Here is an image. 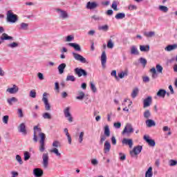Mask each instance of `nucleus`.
<instances>
[{
    "mask_svg": "<svg viewBox=\"0 0 177 177\" xmlns=\"http://www.w3.org/2000/svg\"><path fill=\"white\" fill-rule=\"evenodd\" d=\"M128 73L129 72L127 70L120 72V73H118L119 78L122 79L124 78V77H127Z\"/></svg>",
    "mask_w": 177,
    "mask_h": 177,
    "instance_id": "nucleus-39",
    "label": "nucleus"
},
{
    "mask_svg": "<svg viewBox=\"0 0 177 177\" xmlns=\"http://www.w3.org/2000/svg\"><path fill=\"white\" fill-rule=\"evenodd\" d=\"M140 50L141 52H149L150 50V46L149 45H141L140 46Z\"/></svg>",
    "mask_w": 177,
    "mask_h": 177,
    "instance_id": "nucleus-28",
    "label": "nucleus"
},
{
    "mask_svg": "<svg viewBox=\"0 0 177 177\" xmlns=\"http://www.w3.org/2000/svg\"><path fill=\"white\" fill-rule=\"evenodd\" d=\"M111 140L112 145H113V146H115V145H117V140L115 139V136H112Z\"/></svg>",
    "mask_w": 177,
    "mask_h": 177,
    "instance_id": "nucleus-62",
    "label": "nucleus"
},
{
    "mask_svg": "<svg viewBox=\"0 0 177 177\" xmlns=\"http://www.w3.org/2000/svg\"><path fill=\"white\" fill-rule=\"evenodd\" d=\"M97 6V3H96L95 1H93V2L88 1V2H87V3L86 5V8L87 9H89L90 10L96 9Z\"/></svg>",
    "mask_w": 177,
    "mask_h": 177,
    "instance_id": "nucleus-15",
    "label": "nucleus"
},
{
    "mask_svg": "<svg viewBox=\"0 0 177 177\" xmlns=\"http://www.w3.org/2000/svg\"><path fill=\"white\" fill-rule=\"evenodd\" d=\"M1 41H13L12 36H8L6 33H3L0 37Z\"/></svg>",
    "mask_w": 177,
    "mask_h": 177,
    "instance_id": "nucleus-19",
    "label": "nucleus"
},
{
    "mask_svg": "<svg viewBox=\"0 0 177 177\" xmlns=\"http://www.w3.org/2000/svg\"><path fill=\"white\" fill-rule=\"evenodd\" d=\"M107 48H109V49H113V48H114V43H113V40H109L107 43Z\"/></svg>",
    "mask_w": 177,
    "mask_h": 177,
    "instance_id": "nucleus-50",
    "label": "nucleus"
},
{
    "mask_svg": "<svg viewBox=\"0 0 177 177\" xmlns=\"http://www.w3.org/2000/svg\"><path fill=\"white\" fill-rule=\"evenodd\" d=\"M54 11L57 13V15H58L59 18L61 20H66V19H67V12L66 10L56 8L54 9Z\"/></svg>",
    "mask_w": 177,
    "mask_h": 177,
    "instance_id": "nucleus-3",
    "label": "nucleus"
},
{
    "mask_svg": "<svg viewBox=\"0 0 177 177\" xmlns=\"http://www.w3.org/2000/svg\"><path fill=\"white\" fill-rule=\"evenodd\" d=\"M98 30L100 31H109V26L108 25L100 26H98Z\"/></svg>",
    "mask_w": 177,
    "mask_h": 177,
    "instance_id": "nucleus-43",
    "label": "nucleus"
},
{
    "mask_svg": "<svg viewBox=\"0 0 177 177\" xmlns=\"http://www.w3.org/2000/svg\"><path fill=\"white\" fill-rule=\"evenodd\" d=\"M42 164L44 168H48L49 167V154L48 153H43L42 155Z\"/></svg>",
    "mask_w": 177,
    "mask_h": 177,
    "instance_id": "nucleus-8",
    "label": "nucleus"
},
{
    "mask_svg": "<svg viewBox=\"0 0 177 177\" xmlns=\"http://www.w3.org/2000/svg\"><path fill=\"white\" fill-rule=\"evenodd\" d=\"M140 63L142 64L144 67L146 66V64H147V60L143 57L140 58Z\"/></svg>",
    "mask_w": 177,
    "mask_h": 177,
    "instance_id": "nucleus-51",
    "label": "nucleus"
},
{
    "mask_svg": "<svg viewBox=\"0 0 177 177\" xmlns=\"http://www.w3.org/2000/svg\"><path fill=\"white\" fill-rule=\"evenodd\" d=\"M162 70H163V68L161 65H160V64L156 65V72L157 73H159V74H162Z\"/></svg>",
    "mask_w": 177,
    "mask_h": 177,
    "instance_id": "nucleus-47",
    "label": "nucleus"
},
{
    "mask_svg": "<svg viewBox=\"0 0 177 177\" xmlns=\"http://www.w3.org/2000/svg\"><path fill=\"white\" fill-rule=\"evenodd\" d=\"M74 71H75V74H76V75H77L79 78L82 76L86 77V75H88V73L86 72V71L81 68H75Z\"/></svg>",
    "mask_w": 177,
    "mask_h": 177,
    "instance_id": "nucleus-5",
    "label": "nucleus"
},
{
    "mask_svg": "<svg viewBox=\"0 0 177 177\" xmlns=\"http://www.w3.org/2000/svg\"><path fill=\"white\" fill-rule=\"evenodd\" d=\"M70 110V108H67V120L70 124H72V122H74V117H73V115L70 113L68 111Z\"/></svg>",
    "mask_w": 177,
    "mask_h": 177,
    "instance_id": "nucleus-23",
    "label": "nucleus"
},
{
    "mask_svg": "<svg viewBox=\"0 0 177 177\" xmlns=\"http://www.w3.org/2000/svg\"><path fill=\"white\" fill-rule=\"evenodd\" d=\"M17 113L19 114V118H23V117H24V115H23V110L21 109H18Z\"/></svg>",
    "mask_w": 177,
    "mask_h": 177,
    "instance_id": "nucleus-59",
    "label": "nucleus"
},
{
    "mask_svg": "<svg viewBox=\"0 0 177 177\" xmlns=\"http://www.w3.org/2000/svg\"><path fill=\"white\" fill-rule=\"evenodd\" d=\"M131 55H139V50H138V48L136 46H132L131 47Z\"/></svg>",
    "mask_w": 177,
    "mask_h": 177,
    "instance_id": "nucleus-27",
    "label": "nucleus"
},
{
    "mask_svg": "<svg viewBox=\"0 0 177 177\" xmlns=\"http://www.w3.org/2000/svg\"><path fill=\"white\" fill-rule=\"evenodd\" d=\"M67 81H71L72 82H75V77H74V75H68L67 76Z\"/></svg>",
    "mask_w": 177,
    "mask_h": 177,
    "instance_id": "nucleus-56",
    "label": "nucleus"
},
{
    "mask_svg": "<svg viewBox=\"0 0 177 177\" xmlns=\"http://www.w3.org/2000/svg\"><path fill=\"white\" fill-rule=\"evenodd\" d=\"M7 16V21L8 23H16L17 21H19V18L17 17V15L14 14L12 10L7 11L6 13Z\"/></svg>",
    "mask_w": 177,
    "mask_h": 177,
    "instance_id": "nucleus-2",
    "label": "nucleus"
},
{
    "mask_svg": "<svg viewBox=\"0 0 177 177\" xmlns=\"http://www.w3.org/2000/svg\"><path fill=\"white\" fill-rule=\"evenodd\" d=\"M50 153H53L54 154H55L57 157H60V156H62L60 152H59V149H57V148H53L50 150Z\"/></svg>",
    "mask_w": 177,
    "mask_h": 177,
    "instance_id": "nucleus-38",
    "label": "nucleus"
},
{
    "mask_svg": "<svg viewBox=\"0 0 177 177\" xmlns=\"http://www.w3.org/2000/svg\"><path fill=\"white\" fill-rule=\"evenodd\" d=\"M144 140L148 143L149 146H151V147H154L156 146V141L153 139H150V137L149 136H145Z\"/></svg>",
    "mask_w": 177,
    "mask_h": 177,
    "instance_id": "nucleus-12",
    "label": "nucleus"
},
{
    "mask_svg": "<svg viewBox=\"0 0 177 177\" xmlns=\"http://www.w3.org/2000/svg\"><path fill=\"white\" fill-rule=\"evenodd\" d=\"M118 3H117V1H113L112 6H111L112 9H113V10L115 11H117L118 10Z\"/></svg>",
    "mask_w": 177,
    "mask_h": 177,
    "instance_id": "nucleus-48",
    "label": "nucleus"
},
{
    "mask_svg": "<svg viewBox=\"0 0 177 177\" xmlns=\"http://www.w3.org/2000/svg\"><path fill=\"white\" fill-rule=\"evenodd\" d=\"M85 135V133L84 131H81L79 135L78 142L79 143H82L84 140V136Z\"/></svg>",
    "mask_w": 177,
    "mask_h": 177,
    "instance_id": "nucleus-44",
    "label": "nucleus"
},
{
    "mask_svg": "<svg viewBox=\"0 0 177 177\" xmlns=\"http://www.w3.org/2000/svg\"><path fill=\"white\" fill-rule=\"evenodd\" d=\"M131 133H133V127H132V124H127L122 132V135L127 134V136H130Z\"/></svg>",
    "mask_w": 177,
    "mask_h": 177,
    "instance_id": "nucleus-4",
    "label": "nucleus"
},
{
    "mask_svg": "<svg viewBox=\"0 0 177 177\" xmlns=\"http://www.w3.org/2000/svg\"><path fill=\"white\" fill-rule=\"evenodd\" d=\"M107 62V55H106V51H103L101 55V64L102 67L106 66V63Z\"/></svg>",
    "mask_w": 177,
    "mask_h": 177,
    "instance_id": "nucleus-17",
    "label": "nucleus"
},
{
    "mask_svg": "<svg viewBox=\"0 0 177 177\" xmlns=\"http://www.w3.org/2000/svg\"><path fill=\"white\" fill-rule=\"evenodd\" d=\"M34 133H33V141L35 143H37L38 142V137L40 138L39 144V151L43 153V151H45V138L46 136H45V133H42V130L41 128L38 127V126H35L33 127Z\"/></svg>",
    "mask_w": 177,
    "mask_h": 177,
    "instance_id": "nucleus-1",
    "label": "nucleus"
},
{
    "mask_svg": "<svg viewBox=\"0 0 177 177\" xmlns=\"http://www.w3.org/2000/svg\"><path fill=\"white\" fill-rule=\"evenodd\" d=\"M8 48H10L11 49H15V48H18L19 46V43L18 42H12L10 44H8L7 45Z\"/></svg>",
    "mask_w": 177,
    "mask_h": 177,
    "instance_id": "nucleus-35",
    "label": "nucleus"
},
{
    "mask_svg": "<svg viewBox=\"0 0 177 177\" xmlns=\"http://www.w3.org/2000/svg\"><path fill=\"white\" fill-rule=\"evenodd\" d=\"M74 39V35H68L67 36V41L71 42V41H73Z\"/></svg>",
    "mask_w": 177,
    "mask_h": 177,
    "instance_id": "nucleus-63",
    "label": "nucleus"
},
{
    "mask_svg": "<svg viewBox=\"0 0 177 177\" xmlns=\"http://www.w3.org/2000/svg\"><path fill=\"white\" fill-rule=\"evenodd\" d=\"M142 147L140 145H138L137 147H135L132 151H130V155L131 157H135V156H138V154H140L142 152Z\"/></svg>",
    "mask_w": 177,
    "mask_h": 177,
    "instance_id": "nucleus-7",
    "label": "nucleus"
},
{
    "mask_svg": "<svg viewBox=\"0 0 177 177\" xmlns=\"http://www.w3.org/2000/svg\"><path fill=\"white\" fill-rule=\"evenodd\" d=\"M46 96H48V93H44L43 94L42 102L44 103L45 110H46V111H50V104H49V101Z\"/></svg>",
    "mask_w": 177,
    "mask_h": 177,
    "instance_id": "nucleus-6",
    "label": "nucleus"
},
{
    "mask_svg": "<svg viewBox=\"0 0 177 177\" xmlns=\"http://www.w3.org/2000/svg\"><path fill=\"white\" fill-rule=\"evenodd\" d=\"M73 56L75 60H77V62H80V63H86V59L82 57V55L76 53H73Z\"/></svg>",
    "mask_w": 177,
    "mask_h": 177,
    "instance_id": "nucleus-10",
    "label": "nucleus"
},
{
    "mask_svg": "<svg viewBox=\"0 0 177 177\" xmlns=\"http://www.w3.org/2000/svg\"><path fill=\"white\" fill-rule=\"evenodd\" d=\"M18 131L19 132L22 133V135H24V136L27 135V129H26V124L21 123L18 127Z\"/></svg>",
    "mask_w": 177,
    "mask_h": 177,
    "instance_id": "nucleus-14",
    "label": "nucleus"
},
{
    "mask_svg": "<svg viewBox=\"0 0 177 177\" xmlns=\"http://www.w3.org/2000/svg\"><path fill=\"white\" fill-rule=\"evenodd\" d=\"M90 85H91L92 92H93V93H96V92H97V88H96V86H95V84L91 82Z\"/></svg>",
    "mask_w": 177,
    "mask_h": 177,
    "instance_id": "nucleus-45",
    "label": "nucleus"
},
{
    "mask_svg": "<svg viewBox=\"0 0 177 177\" xmlns=\"http://www.w3.org/2000/svg\"><path fill=\"white\" fill-rule=\"evenodd\" d=\"M6 92L10 93V95H15V93H17L19 92V86L14 84L12 87L7 88Z\"/></svg>",
    "mask_w": 177,
    "mask_h": 177,
    "instance_id": "nucleus-11",
    "label": "nucleus"
},
{
    "mask_svg": "<svg viewBox=\"0 0 177 177\" xmlns=\"http://www.w3.org/2000/svg\"><path fill=\"white\" fill-rule=\"evenodd\" d=\"M136 9H138V7L135 5L129 6V10H136Z\"/></svg>",
    "mask_w": 177,
    "mask_h": 177,
    "instance_id": "nucleus-61",
    "label": "nucleus"
},
{
    "mask_svg": "<svg viewBox=\"0 0 177 177\" xmlns=\"http://www.w3.org/2000/svg\"><path fill=\"white\" fill-rule=\"evenodd\" d=\"M53 147H54V149H57V147H60V142L59 141H54L53 142Z\"/></svg>",
    "mask_w": 177,
    "mask_h": 177,
    "instance_id": "nucleus-53",
    "label": "nucleus"
},
{
    "mask_svg": "<svg viewBox=\"0 0 177 177\" xmlns=\"http://www.w3.org/2000/svg\"><path fill=\"white\" fill-rule=\"evenodd\" d=\"M107 136H100V145H102L104 142V140H106Z\"/></svg>",
    "mask_w": 177,
    "mask_h": 177,
    "instance_id": "nucleus-58",
    "label": "nucleus"
},
{
    "mask_svg": "<svg viewBox=\"0 0 177 177\" xmlns=\"http://www.w3.org/2000/svg\"><path fill=\"white\" fill-rule=\"evenodd\" d=\"M29 96L33 99H35L37 97V92H35V90H31L30 91Z\"/></svg>",
    "mask_w": 177,
    "mask_h": 177,
    "instance_id": "nucleus-49",
    "label": "nucleus"
},
{
    "mask_svg": "<svg viewBox=\"0 0 177 177\" xmlns=\"http://www.w3.org/2000/svg\"><path fill=\"white\" fill-rule=\"evenodd\" d=\"M55 89L57 92V93H59L60 92V87L59 86V82H56L55 84Z\"/></svg>",
    "mask_w": 177,
    "mask_h": 177,
    "instance_id": "nucleus-57",
    "label": "nucleus"
},
{
    "mask_svg": "<svg viewBox=\"0 0 177 177\" xmlns=\"http://www.w3.org/2000/svg\"><path fill=\"white\" fill-rule=\"evenodd\" d=\"M37 76H38L39 80H40L41 81H42L44 79V74H42L41 73H38Z\"/></svg>",
    "mask_w": 177,
    "mask_h": 177,
    "instance_id": "nucleus-64",
    "label": "nucleus"
},
{
    "mask_svg": "<svg viewBox=\"0 0 177 177\" xmlns=\"http://www.w3.org/2000/svg\"><path fill=\"white\" fill-rule=\"evenodd\" d=\"M3 124H8L9 121V115H4L2 118Z\"/></svg>",
    "mask_w": 177,
    "mask_h": 177,
    "instance_id": "nucleus-55",
    "label": "nucleus"
},
{
    "mask_svg": "<svg viewBox=\"0 0 177 177\" xmlns=\"http://www.w3.org/2000/svg\"><path fill=\"white\" fill-rule=\"evenodd\" d=\"M177 49V44L168 45L165 48V52H171V50H176Z\"/></svg>",
    "mask_w": 177,
    "mask_h": 177,
    "instance_id": "nucleus-18",
    "label": "nucleus"
},
{
    "mask_svg": "<svg viewBox=\"0 0 177 177\" xmlns=\"http://www.w3.org/2000/svg\"><path fill=\"white\" fill-rule=\"evenodd\" d=\"M68 46H71V48H73L75 50H77V52H81V46L80 44L77 43H69Z\"/></svg>",
    "mask_w": 177,
    "mask_h": 177,
    "instance_id": "nucleus-21",
    "label": "nucleus"
},
{
    "mask_svg": "<svg viewBox=\"0 0 177 177\" xmlns=\"http://www.w3.org/2000/svg\"><path fill=\"white\" fill-rule=\"evenodd\" d=\"M122 145H125L126 146H129L130 149H131L132 146H133V140L129 138H123L122 140Z\"/></svg>",
    "mask_w": 177,
    "mask_h": 177,
    "instance_id": "nucleus-13",
    "label": "nucleus"
},
{
    "mask_svg": "<svg viewBox=\"0 0 177 177\" xmlns=\"http://www.w3.org/2000/svg\"><path fill=\"white\" fill-rule=\"evenodd\" d=\"M138 93H139V88H135L131 93V97L133 99H135V97L138 96Z\"/></svg>",
    "mask_w": 177,
    "mask_h": 177,
    "instance_id": "nucleus-41",
    "label": "nucleus"
},
{
    "mask_svg": "<svg viewBox=\"0 0 177 177\" xmlns=\"http://www.w3.org/2000/svg\"><path fill=\"white\" fill-rule=\"evenodd\" d=\"M33 175H35V177H41L44 175V171L40 168L34 169Z\"/></svg>",
    "mask_w": 177,
    "mask_h": 177,
    "instance_id": "nucleus-16",
    "label": "nucleus"
},
{
    "mask_svg": "<svg viewBox=\"0 0 177 177\" xmlns=\"http://www.w3.org/2000/svg\"><path fill=\"white\" fill-rule=\"evenodd\" d=\"M156 95L158 97H162V99H164V97H165V95H167V91L165 89H160Z\"/></svg>",
    "mask_w": 177,
    "mask_h": 177,
    "instance_id": "nucleus-25",
    "label": "nucleus"
},
{
    "mask_svg": "<svg viewBox=\"0 0 177 177\" xmlns=\"http://www.w3.org/2000/svg\"><path fill=\"white\" fill-rule=\"evenodd\" d=\"M42 117L44 120H52V115L48 112L43 113Z\"/></svg>",
    "mask_w": 177,
    "mask_h": 177,
    "instance_id": "nucleus-40",
    "label": "nucleus"
},
{
    "mask_svg": "<svg viewBox=\"0 0 177 177\" xmlns=\"http://www.w3.org/2000/svg\"><path fill=\"white\" fill-rule=\"evenodd\" d=\"M17 102H19V100H17V98H16L15 97H12L7 100V102L10 106H12L13 103H16Z\"/></svg>",
    "mask_w": 177,
    "mask_h": 177,
    "instance_id": "nucleus-30",
    "label": "nucleus"
},
{
    "mask_svg": "<svg viewBox=\"0 0 177 177\" xmlns=\"http://www.w3.org/2000/svg\"><path fill=\"white\" fill-rule=\"evenodd\" d=\"M153 102V98L151 96H148L147 98L143 100V107L146 109L147 107H150L151 103Z\"/></svg>",
    "mask_w": 177,
    "mask_h": 177,
    "instance_id": "nucleus-9",
    "label": "nucleus"
},
{
    "mask_svg": "<svg viewBox=\"0 0 177 177\" xmlns=\"http://www.w3.org/2000/svg\"><path fill=\"white\" fill-rule=\"evenodd\" d=\"M143 115L144 118H145L146 120H149V118L151 117V112H150V111L147 109L144 112Z\"/></svg>",
    "mask_w": 177,
    "mask_h": 177,
    "instance_id": "nucleus-36",
    "label": "nucleus"
},
{
    "mask_svg": "<svg viewBox=\"0 0 177 177\" xmlns=\"http://www.w3.org/2000/svg\"><path fill=\"white\" fill-rule=\"evenodd\" d=\"M110 149H111V145L109 141H106L104 145V153H105V154L109 153Z\"/></svg>",
    "mask_w": 177,
    "mask_h": 177,
    "instance_id": "nucleus-20",
    "label": "nucleus"
},
{
    "mask_svg": "<svg viewBox=\"0 0 177 177\" xmlns=\"http://www.w3.org/2000/svg\"><path fill=\"white\" fill-rule=\"evenodd\" d=\"M24 161H28L31 157V153L28 151H25L24 153Z\"/></svg>",
    "mask_w": 177,
    "mask_h": 177,
    "instance_id": "nucleus-42",
    "label": "nucleus"
},
{
    "mask_svg": "<svg viewBox=\"0 0 177 177\" xmlns=\"http://www.w3.org/2000/svg\"><path fill=\"white\" fill-rule=\"evenodd\" d=\"M113 127H114L115 128H116L117 129H120V128H121V122H115V123L113 124Z\"/></svg>",
    "mask_w": 177,
    "mask_h": 177,
    "instance_id": "nucleus-60",
    "label": "nucleus"
},
{
    "mask_svg": "<svg viewBox=\"0 0 177 177\" xmlns=\"http://www.w3.org/2000/svg\"><path fill=\"white\" fill-rule=\"evenodd\" d=\"M150 73H151L152 80H156V78L158 77V73H157V71L156 70V68H151Z\"/></svg>",
    "mask_w": 177,
    "mask_h": 177,
    "instance_id": "nucleus-26",
    "label": "nucleus"
},
{
    "mask_svg": "<svg viewBox=\"0 0 177 177\" xmlns=\"http://www.w3.org/2000/svg\"><path fill=\"white\" fill-rule=\"evenodd\" d=\"M159 10L161 12H164L165 13H167L168 12V7L165 6H159Z\"/></svg>",
    "mask_w": 177,
    "mask_h": 177,
    "instance_id": "nucleus-46",
    "label": "nucleus"
},
{
    "mask_svg": "<svg viewBox=\"0 0 177 177\" xmlns=\"http://www.w3.org/2000/svg\"><path fill=\"white\" fill-rule=\"evenodd\" d=\"M145 37H147V38H151L152 37H154L156 35V32L154 31H150V32H144Z\"/></svg>",
    "mask_w": 177,
    "mask_h": 177,
    "instance_id": "nucleus-34",
    "label": "nucleus"
},
{
    "mask_svg": "<svg viewBox=\"0 0 177 177\" xmlns=\"http://www.w3.org/2000/svg\"><path fill=\"white\" fill-rule=\"evenodd\" d=\"M169 167H175V165H177V161L171 159L169 160Z\"/></svg>",
    "mask_w": 177,
    "mask_h": 177,
    "instance_id": "nucleus-52",
    "label": "nucleus"
},
{
    "mask_svg": "<svg viewBox=\"0 0 177 177\" xmlns=\"http://www.w3.org/2000/svg\"><path fill=\"white\" fill-rule=\"evenodd\" d=\"M115 19L116 20H121L122 19H125V13L124 12H119L115 16Z\"/></svg>",
    "mask_w": 177,
    "mask_h": 177,
    "instance_id": "nucleus-33",
    "label": "nucleus"
},
{
    "mask_svg": "<svg viewBox=\"0 0 177 177\" xmlns=\"http://www.w3.org/2000/svg\"><path fill=\"white\" fill-rule=\"evenodd\" d=\"M104 134L106 138H109L110 136V127L109 125H106L104 127Z\"/></svg>",
    "mask_w": 177,
    "mask_h": 177,
    "instance_id": "nucleus-29",
    "label": "nucleus"
},
{
    "mask_svg": "<svg viewBox=\"0 0 177 177\" xmlns=\"http://www.w3.org/2000/svg\"><path fill=\"white\" fill-rule=\"evenodd\" d=\"M20 30H24V31H27L28 30V24L22 22L20 24Z\"/></svg>",
    "mask_w": 177,
    "mask_h": 177,
    "instance_id": "nucleus-37",
    "label": "nucleus"
},
{
    "mask_svg": "<svg viewBox=\"0 0 177 177\" xmlns=\"http://www.w3.org/2000/svg\"><path fill=\"white\" fill-rule=\"evenodd\" d=\"M64 68H66V64L63 63L59 65L58 66L59 74H63V73H64Z\"/></svg>",
    "mask_w": 177,
    "mask_h": 177,
    "instance_id": "nucleus-32",
    "label": "nucleus"
},
{
    "mask_svg": "<svg viewBox=\"0 0 177 177\" xmlns=\"http://www.w3.org/2000/svg\"><path fill=\"white\" fill-rule=\"evenodd\" d=\"M147 127L151 128V127H156V122L151 119H148L145 121Z\"/></svg>",
    "mask_w": 177,
    "mask_h": 177,
    "instance_id": "nucleus-22",
    "label": "nucleus"
},
{
    "mask_svg": "<svg viewBox=\"0 0 177 177\" xmlns=\"http://www.w3.org/2000/svg\"><path fill=\"white\" fill-rule=\"evenodd\" d=\"M145 177H153V167H149L145 172Z\"/></svg>",
    "mask_w": 177,
    "mask_h": 177,
    "instance_id": "nucleus-31",
    "label": "nucleus"
},
{
    "mask_svg": "<svg viewBox=\"0 0 177 177\" xmlns=\"http://www.w3.org/2000/svg\"><path fill=\"white\" fill-rule=\"evenodd\" d=\"M85 97V93L84 91H78L77 92V95L76 96L77 100H84Z\"/></svg>",
    "mask_w": 177,
    "mask_h": 177,
    "instance_id": "nucleus-24",
    "label": "nucleus"
},
{
    "mask_svg": "<svg viewBox=\"0 0 177 177\" xmlns=\"http://www.w3.org/2000/svg\"><path fill=\"white\" fill-rule=\"evenodd\" d=\"M15 158L20 165L23 164V160L21 159V156H20V155H17Z\"/></svg>",
    "mask_w": 177,
    "mask_h": 177,
    "instance_id": "nucleus-54",
    "label": "nucleus"
}]
</instances>
